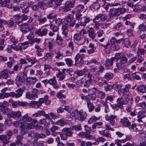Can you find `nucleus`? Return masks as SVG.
I'll list each match as a JSON object with an SVG mask.
<instances>
[{"mask_svg": "<svg viewBox=\"0 0 146 146\" xmlns=\"http://www.w3.org/2000/svg\"><path fill=\"white\" fill-rule=\"evenodd\" d=\"M85 55L84 54L80 53H78L75 58V64L76 65H79L80 66L83 65L84 62L83 59Z\"/></svg>", "mask_w": 146, "mask_h": 146, "instance_id": "obj_2", "label": "nucleus"}, {"mask_svg": "<svg viewBox=\"0 0 146 146\" xmlns=\"http://www.w3.org/2000/svg\"><path fill=\"white\" fill-rule=\"evenodd\" d=\"M117 116L111 115H106L105 116V119L107 121H109L110 123L112 126L115 125V119H116Z\"/></svg>", "mask_w": 146, "mask_h": 146, "instance_id": "obj_6", "label": "nucleus"}, {"mask_svg": "<svg viewBox=\"0 0 146 146\" xmlns=\"http://www.w3.org/2000/svg\"><path fill=\"white\" fill-rule=\"evenodd\" d=\"M23 33L26 34L30 31V27L27 23H25L21 29Z\"/></svg>", "mask_w": 146, "mask_h": 146, "instance_id": "obj_16", "label": "nucleus"}, {"mask_svg": "<svg viewBox=\"0 0 146 146\" xmlns=\"http://www.w3.org/2000/svg\"><path fill=\"white\" fill-rule=\"evenodd\" d=\"M48 29L46 28L42 27L40 29L35 32V33L40 36H45L47 34Z\"/></svg>", "mask_w": 146, "mask_h": 146, "instance_id": "obj_7", "label": "nucleus"}, {"mask_svg": "<svg viewBox=\"0 0 146 146\" xmlns=\"http://www.w3.org/2000/svg\"><path fill=\"white\" fill-rule=\"evenodd\" d=\"M108 17L107 15L106 14L100 13L98 14L96 17V19H98L100 18L101 21L102 22H105L108 20Z\"/></svg>", "mask_w": 146, "mask_h": 146, "instance_id": "obj_12", "label": "nucleus"}, {"mask_svg": "<svg viewBox=\"0 0 146 146\" xmlns=\"http://www.w3.org/2000/svg\"><path fill=\"white\" fill-rule=\"evenodd\" d=\"M137 90L142 93H146V87L142 85L138 86L137 88Z\"/></svg>", "mask_w": 146, "mask_h": 146, "instance_id": "obj_25", "label": "nucleus"}, {"mask_svg": "<svg viewBox=\"0 0 146 146\" xmlns=\"http://www.w3.org/2000/svg\"><path fill=\"white\" fill-rule=\"evenodd\" d=\"M74 40L76 41L77 44L79 45H81L84 43L85 41V38L83 35L79 33H76L74 36Z\"/></svg>", "mask_w": 146, "mask_h": 146, "instance_id": "obj_3", "label": "nucleus"}, {"mask_svg": "<svg viewBox=\"0 0 146 146\" xmlns=\"http://www.w3.org/2000/svg\"><path fill=\"white\" fill-rule=\"evenodd\" d=\"M105 90L106 91H110L112 89H113V85L108 84L107 86H105Z\"/></svg>", "mask_w": 146, "mask_h": 146, "instance_id": "obj_59", "label": "nucleus"}, {"mask_svg": "<svg viewBox=\"0 0 146 146\" xmlns=\"http://www.w3.org/2000/svg\"><path fill=\"white\" fill-rule=\"evenodd\" d=\"M72 130H74L76 131H78L82 130L81 124H79L77 125H74L71 127Z\"/></svg>", "mask_w": 146, "mask_h": 146, "instance_id": "obj_34", "label": "nucleus"}, {"mask_svg": "<svg viewBox=\"0 0 146 146\" xmlns=\"http://www.w3.org/2000/svg\"><path fill=\"white\" fill-rule=\"evenodd\" d=\"M120 122L122 125L125 127H128L131 125V123L129 121L127 117H123L121 119Z\"/></svg>", "mask_w": 146, "mask_h": 146, "instance_id": "obj_10", "label": "nucleus"}, {"mask_svg": "<svg viewBox=\"0 0 146 146\" xmlns=\"http://www.w3.org/2000/svg\"><path fill=\"white\" fill-rule=\"evenodd\" d=\"M76 19L78 21L80 25L81 26V23H82V22L84 21L85 16H83L80 13H77L76 14Z\"/></svg>", "mask_w": 146, "mask_h": 146, "instance_id": "obj_15", "label": "nucleus"}, {"mask_svg": "<svg viewBox=\"0 0 146 146\" xmlns=\"http://www.w3.org/2000/svg\"><path fill=\"white\" fill-rule=\"evenodd\" d=\"M16 138V142L17 145L19 146L22 145L23 144L21 141L23 139V136L21 135H18L17 136Z\"/></svg>", "mask_w": 146, "mask_h": 146, "instance_id": "obj_29", "label": "nucleus"}, {"mask_svg": "<svg viewBox=\"0 0 146 146\" xmlns=\"http://www.w3.org/2000/svg\"><path fill=\"white\" fill-rule=\"evenodd\" d=\"M56 82L57 81L56 80V77H54L53 78H51L49 80L48 83L52 86L55 83H56Z\"/></svg>", "mask_w": 146, "mask_h": 146, "instance_id": "obj_53", "label": "nucleus"}, {"mask_svg": "<svg viewBox=\"0 0 146 146\" xmlns=\"http://www.w3.org/2000/svg\"><path fill=\"white\" fill-rule=\"evenodd\" d=\"M38 5L39 8L42 10L44 9V7L46 6V4L43 2L39 1L38 3Z\"/></svg>", "mask_w": 146, "mask_h": 146, "instance_id": "obj_46", "label": "nucleus"}, {"mask_svg": "<svg viewBox=\"0 0 146 146\" xmlns=\"http://www.w3.org/2000/svg\"><path fill=\"white\" fill-rule=\"evenodd\" d=\"M106 129L105 128L102 127H99L100 128L99 130V133L104 137H106L107 138H110L111 137V135L110 133L109 130L113 131L114 129L110 127V125L108 124H106Z\"/></svg>", "mask_w": 146, "mask_h": 146, "instance_id": "obj_1", "label": "nucleus"}, {"mask_svg": "<svg viewBox=\"0 0 146 146\" xmlns=\"http://www.w3.org/2000/svg\"><path fill=\"white\" fill-rule=\"evenodd\" d=\"M98 119L96 116H92L89 119L88 121V122L89 124L92 123Z\"/></svg>", "mask_w": 146, "mask_h": 146, "instance_id": "obj_49", "label": "nucleus"}, {"mask_svg": "<svg viewBox=\"0 0 146 146\" xmlns=\"http://www.w3.org/2000/svg\"><path fill=\"white\" fill-rule=\"evenodd\" d=\"M117 104H115L116 107L119 108L120 109H122L123 108V99L121 98H119L117 100Z\"/></svg>", "mask_w": 146, "mask_h": 146, "instance_id": "obj_17", "label": "nucleus"}, {"mask_svg": "<svg viewBox=\"0 0 146 146\" xmlns=\"http://www.w3.org/2000/svg\"><path fill=\"white\" fill-rule=\"evenodd\" d=\"M127 62V59L124 55L122 56L120 58V62L116 64V66L118 70H121L123 66V65Z\"/></svg>", "mask_w": 146, "mask_h": 146, "instance_id": "obj_5", "label": "nucleus"}, {"mask_svg": "<svg viewBox=\"0 0 146 146\" xmlns=\"http://www.w3.org/2000/svg\"><path fill=\"white\" fill-rule=\"evenodd\" d=\"M133 78L137 80H139L141 79V78L139 76L136 74V73H134L131 74Z\"/></svg>", "mask_w": 146, "mask_h": 146, "instance_id": "obj_63", "label": "nucleus"}, {"mask_svg": "<svg viewBox=\"0 0 146 146\" xmlns=\"http://www.w3.org/2000/svg\"><path fill=\"white\" fill-rule=\"evenodd\" d=\"M84 76L87 80L85 82L84 86L85 87H88L92 82L93 80L92 78V75L89 72L85 74Z\"/></svg>", "mask_w": 146, "mask_h": 146, "instance_id": "obj_4", "label": "nucleus"}, {"mask_svg": "<svg viewBox=\"0 0 146 146\" xmlns=\"http://www.w3.org/2000/svg\"><path fill=\"white\" fill-rule=\"evenodd\" d=\"M65 72L63 71V72L59 71L58 73L56 75V76L57 78H59V80L60 81H61L64 79L65 78V76L64 75Z\"/></svg>", "mask_w": 146, "mask_h": 146, "instance_id": "obj_26", "label": "nucleus"}, {"mask_svg": "<svg viewBox=\"0 0 146 146\" xmlns=\"http://www.w3.org/2000/svg\"><path fill=\"white\" fill-rule=\"evenodd\" d=\"M29 44H30V42L27 41H26L23 43H21L22 51L23 49L25 50L28 47V45Z\"/></svg>", "mask_w": 146, "mask_h": 146, "instance_id": "obj_47", "label": "nucleus"}, {"mask_svg": "<svg viewBox=\"0 0 146 146\" xmlns=\"http://www.w3.org/2000/svg\"><path fill=\"white\" fill-rule=\"evenodd\" d=\"M96 17L93 20V21L94 24L95 28L96 29H98L99 28V27L100 26V24L98 21H96Z\"/></svg>", "mask_w": 146, "mask_h": 146, "instance_id": "obj_50", "label": "nucleus"}, {"mask_svg": "<svg viewBox=\"0 0 146 146\" xmlns=\"http://www.w3.org/2000/svg\"><path fill=\"white\" fill-rule=\"evenodd\" d=\"M62 34L66 37L68 35V30L67 27L65 25H63L62 27Z\"/></svg>", "mask_w": 146, "mask_h": 146, "instance_id": "obj_28", "label": "nucleus"}, {"mask_svg": "<svg viewBox=\"0 0 146 146\" xmlns=\"http://www.w3.org/2000/svg\"><path fill=\"white\" fill-rule=\"evenodd\" d=\"M9 71L7 69L3 70L1 72V77L5 79H7L9 77L8 74Z\"/></svg>", "mask_w": 146, "mask_h": 146, "instance_id": "obj_18", "label": "nucleus"}, {"mask_svg": "<svg viewBox=\"0 0 146 146\" xmlns=\"http://www.w3.org/2000/svg\"><path fill=\"white\" fill-rule=\"evenodd\" d=\"M87 32L89 37L93 40L94 39L96 36L94 29L92 28H90L87 31Z\"/></svg>", "mask_w": 146, "mask_h": 146, "instance_id": "obj_14", "label": "nucleus"}, {"mask_svg": "<svg viewBox=\"0 0 146 146\" xmlns=\"http://www.w3.org/2000/svg\"><path fill=\"white\" fill-rule=\"evenodd\" d=\"M20 7L24 13H27L29 12V9L28 6H25L23 5H21Z\"/></svg>", "mask_w": 146, "mask_h": 146, "instance_id": "obj_51", "label": "nucleus"}, {"mask_svg": "<svg viewBox=\"0 0 146 146\" xmlns=\"http://www.w3.org/2000/svg\"><path fill=\"white\" fill-rule=\"evenodd\" d=\"M49 26L53 32H57L58 31V26L54 25L52 23H50Z\"/></svg>", "mask_w": 146, "mask_h": 146, "instance_id": "obj_35", "label": "nucleus"}, {"mask_svg": "<svg viewBox=\"0 0 146 146\" xmlns=\"http://www.w3.org/2000/svg\"><path fill=\"white\" fill-rule=\"evenodd\" d=\"M86 100H87V106L89 109V112H91L94 110L95 107L93 104L91 103L89 99H86Z\"/></svg>", "mask_w": 146, "mask_h": 146, "instance_id": "obj_19", "label": "nucleus"}, {"mask_svg": "<svg viewBox=\"0 0 146 146\" xmlns=\"http://www.w3.org/2000/svg\"><path fill=\"white\" fill-rule=\"evenodd\" d=\"M23 91V90L21 88H19L16 91L17 93H15L14 97L17 98L21 97L22 95Z\"/></svg>", "mask_w": 146, "mask_h": 146, "instance_id": "obj_31", "label": "nucleus"}, {"mask_svg": "<svg viewBox=\"0 0 146 146\" xmlns=\"http://www.w3.org/2000/svg\"><path fill=\"white\" fill-rule=\"evenodd\" d=\"M25 80V78L23 77H20V76H18L16 78V80L19 81L21 82H24Z\"/></svg>", "mask_w": 146, "mask_h": 146, "instance_id": "obj_52", "label": "nucleus"}, {"mask_svg": "<svg viewBox=\"0 0 146 146\" xmlns=\"http://www.w3.org/2000/svg\"><path fill=\"white\" fill-rule=\"evenodd\" d=\"M0 107L1 108V109L3 113L5 114L8 112L9 110L8 108L5 107L3 105H1Z\"/></svg>", "mask_w": 146, "mask_h": 146, "instance_id": "obj_48", "label": "nucleus"}, {"mask_svg": "<svg viewBox=\"0 0 146 146\" xmlns=\"http://www.w3.org/2000/svg\"><path fill=\"white\" fill-rule=\"evenodd\" d=\"M111 48L114 50H117L120 48V46L118 44H113L111 45Z\"/></svg>", "mask_w": 146, "mask_h": 146, "instance_id": "obj_61", "label": "nucleus"}, {"mask_svg": "<svg viewBox=\"0 0 146 146\" xmlns=\"http://www.w3.org/2000/svg\"><path fill=\"white\" fill-rule=\"evenodd\" d=\"M56 16L54 15H53L52 14V13H50L49 15H47V17L48 19H52L53 21L54 20H55L56 19Z\"/></svg>", "mask_w": 146, "mask_h": 146, "instance_id": "obj_58", "label": "nucleus"}, {"mask_svg": "<svg viewBox=\"0 0 146 146\" xmlns=\"http://www.w3.org/2000/svg\"><path fill=\"white\" fill-rule=\"evenodd\" d=\"M62 131L66 132V133L65 134L66 136L69 137H72L73 133L72 131V129L71 128H64L62 130Z\"/></svg>", "mask_w": 146, "mask_h": 146, "instance_id": "obj_9", "label": "nucleus"}, {"mask_svg": "<svg viewBox=\"0 0 146 146\" xmlns=\"http://www.w3.org/2000/svg\"><path fill=\"white\" fill-rule=\"evenodd\" d=\"M29 56L27 55L25 58V59L29 62L31 63V64L30 65V66H32L37 62V60H36V57H34L33 59H32L31 58H29Z\"/></svg>", "mask_w": 146, "mask_h": 146, "instance_id": "obj_21", "label": "nucleus"}, {"mask_svg": "<svg viewBox=\"0 0 146 146\" xmlns=\"http://www.w3.org/2000/svg\"><path fill=\"white\" fill-rule=\"evenodd\" d=\"M9 139L6 135H0V139L3 141V145L4 146H5L6 144L9 143Z\"/></svg>", "mask_w": 146, "mask_h": 146, "instance_id": "obj_11", "label": "nucleus"}, {"mask_svg": "<svg viewBox=\"0 0 146 146\" xmlns=\"http://www.w3.org/2000/svg\"><path fill=\"white\" fill-rule=\"evenodd\" d=\"M97 33V34L98 37V38H100L104 34V32L102 30L100 29L98 30Z\"/></svg>", "mask_w": 146, "mask_h": 146, "instance_id": "obj_60", "label": "nucleus"}, {"mask_svg": "<svg viewBox=\"0 0 146 146\" xmlns=\"http://www.w3.org/2000/svg\"><path fill=\"white\" fill-rule=\"evenodd\" d=\"M46 136L43 133H41L40 134L36 133L35 135V138L36 140L39 139H43L46 137Z\"/></svg>", "mask_w": 146, "mask_h": 146, "instance_id": "obj_39", "label": "nucleus"}, {"mask_svg": "<svg viewBox=\"0 0 146 146\" xmlns=\"http://www.w3.org/2000/svg\"><path fill=\"white\" fill-rule=\"evenodd\" d=\"M90 18L85 16V18L84 19V21L81 23V26H84L87 23H89L91 20Z\"/></svg>", "mask_w": 146, "mask_h": 146, "instance_id": "obj_36", "label": "nucleus"}, {"mask_svg": "<svg viewBox=\"0 0 146 146\" xmlns=\"http://www.w3.org/2000/svg\"><path fill=\"white\" fill-rule=\"evenodd\" d=\"M66 19L68 22L71 21L74 19L73 15L72 14H69L66 17Z\"/></svg>", "mask_w": 146, "mask_h": 146, "instance_id": "obj_57", "label": "nucleus"}, {"mask_svg": "<svg viewBox=\"0 0 146 146\" xmlns=\"http://www.w3.org/2000/svg\"><path fill=\"white\" fill-rule=\"evenodd\" d=\"M27 82L29 84H34L37 80L36 78L35 77L27 78Z\"/></svg>", "mask_w": 146, "mask_h": 146, "instance_id": "obj_23", "label": "nucleus"}, {"mask_svg": "<svg viewBox=\"0 0 146 146\" xmlns=\"http://www.w3.org/2000/svg\"><path fill=\"white\" fill-rule=\"evenodd\" d=\"M7 116L9 118H16L21 116V113L19 111H12L7 114Z\"/></svg>", "mask_w": 146, "mask_h": 146, "instance_id": "obj_8", "label": "nucleus"}, {"mask_svg": "<svg viewBox=\"0 0 146 146\" xmlns=\"http://www.w3.org/2000/svg\"><path fill=\"white\" fill-rule=\"evenodd\" d=\"M137 52L140 53L141 55H143L146 53V50L143 48H138Z\"/></svg>", "mask_w": 146, "mask_h": 146, "instance_id": "obj_64", "label": "nucleus"}, {"mask_svg": "<svg viewBox=\"0 0 146 146\" xmlns=\"http://www.w3.org/2000/svg\"><path fill=\"white\" fill-rule=\"evenodd\" d=\"M97 94L99 98L101 99H104L106 96L105 93L102 91H97Z\"/></svg>", "mask_w": 146, "mask_h": 146, "instance_id": "obj_40", "label": "nucleus"}, {"mask_svg": "<svg viewBox=\"0 0 146 146\" xmlns=\"http://www.w3.org/2000/svg\"><path fill=\"white\" fill-rule=\"evenodd\" d=\"M54 54L55 55V57L56 59H59L60 57L63 56V54L61 53L60 51H58L57 52H54Z\"/></svg>", "mask_w": 146, "mask_h": 146, "instance_id": "obj_55", "label": "nucleus"}, {"mask_svg": "<svg viewBox=\"0 0 146 146\" xmlns=\"http://www.w3.org/2000/svg\"><path fill=\"white\" fill-rule=\"evenodd\" d=\"M97 68V66L94 64H93L90 66V71L92 72H94L96 70Z\"/></svg>", "mask_w": 146, "mask_h": 146, "instance_id": "obj_54", "label": "nucleus"}, {"mask_svg": "<svg viewBox=\"0 0 146 146\" xmlns=\"http://www.w3.org/2000/svg\"><path fill=\"white\" fill-rule=\"evenodd\" d=\"M65 61L68 67H71L73 65V61L71 58H66L65 59Z\"/></svg>", "mask_w": 146, "mask_h": 146, "instance_id": "obj_38", "label": "nucleus"}, {"mask_svg": "<svg viewBox=\"0 0 146 146\" xmlns=\"http://www.w3.org/2000/svg\"><path fill=\"white\" fill-rule=\"evenodd\" d=\"M115 60V57H112L110 59H108L105 63V65L107 66H109L113 64V61Z\"/></svg>", "mask_w": 146, "mask_h": 146, "instance_id": "obj_22", "label": "nucleus"}, {"mask_svg": "<svg viewBox=\"0 0 146 146\" xmlns=\"http://www.w3.org/2000/svg\"><path fill=\"white\" fill-rule=\"evenodd\" d=\"M88 70L86 68H84L82 70H76L75 74L78 75V76H80L84 74L86 72H88Z\"/></svg>", "mask_w": 146, "mask_h": 146, "instance_id": "obj_24", "label": "nucleus"}, {"mask_svg": "<svg viewBox=\"0 0 146 146\" xmlns=\"http://www.w3.org/2000/svg\"><path fill=\"white\" fill-rule=\"evenodd\" d=\"M64 40L62 37L59 34H58L56 39V42L58 45L62 46L64 45Z\"/></svg>", "mask_w": 146, "mask_h": 146, "instance_id": "obj_13", "label": "nucleus"}, {"mask_svg": "<svg viewBox=\"0 0 146 146\" xmlns=\"http://www.w3.org/2000/svg\"><path fill=\"white\" fill-rule=\"evenodd\" d=\"M80 113V111L79 112L77 110H75L73 111L71 113V115L72 117H76L77 118H79V114Z\"/></svg>", "mask_w": 146, "mask_h": 146, "instance_id": "obj_44", "label": "nucleus"}, {"mask_svg": "<svg viewBox=\"0 0 146 146\" xmlns=\"http://www.w3.org/2000/svg\"><path fill=\"white\" fill-rule=\"evenodd\" d=\"M75 9L79 13L83 12L84 10V6L81 5H79L76 7Z\"/></svg>", "mask_w": 146, "mask_h": 146, "instance_id": "obj_41", "label": "nucleus"}, {"mask_svg": "<svg viewBox=\"0 0 146 146\" xmlns=\"http://www.w3.org/2000/svg\"><path fill=\"white\" fill-rule=\"evenodd\" d=\"M146 113L144 111L139 112L137 115L138 118L139 119H143L146 116Z\"/></svg>", "mask_w": 146, "mask_h": 146, "instance_id": "obj_43", "label": "nucleus"}, {"mask_svg": "<svg viewBox=\"0 0 146 146\" xmlns=\"http://www.w3.org/2000/svg\"><path fill=\"white\" fill-rule=\"evenodd\" d=\"M22 119L25 121L29 122L31 121L33 119L30 116H29V115L28 113H26L25 115L22 117Z\"/></svg>", "mask_w": 146, "mask_h": 146, "instance_id": "obj_30", "label": "nucleus"}, {"mask_svg": "<svg viewBox=\"0 0 146 146\" xmlns=\"http://www.w3.org/2000/svg\"><path fill=\"white\" fill-rule=\"evenodd\" d=\"M80 120L81 121H83L85 120L87 114L86 112L84 111L83 110L80 111Z\"/></svg>", "mask_w": 146, "mask_h": 146, "instance_id": "obj_20", "label": "nucleus"}, {"mask_svg": "<svg viewBox=\"0 0 146 146\" xmlns=\"http://www.w3.org/2000/svg\"><path fill=\"white\" fill-rule=\"evenodd\" d=\"M19 126L22 129H25V125L26 123L23 119H21L18 120Z\"/></svg>", "mask_w": 146, "mask_h": 146, "instance_id": "obj_27", "label": "nucleus"}, {"mask_svg": "<svg viewBox=\"0 0 146 146\" xmlns=\"http://www.w3.org/2000/svg\"><path fill=\"white\" fill-rule=\"evenodd\" d=\"M15 93L12 92L10 93H5L4 94V98H7L10 96L13 98L14 97Z\"/></svg>", "mask_w": 146, "mask_h": 146, "instance_id": "obj_45", "label": "nucleus"}, {"mask_svg": "<svg viewBox=\"0 0 146 146\" xmlns=\"http://www.w3.org/2000/svg\"><path fill=\"white\" fill-rule=\"evenodd\" d=\"M111 14L112 15L115 17L118 16L120 15L118 9H113L111 11Z\"/></svg>", "mask_w": 146, "mask_h": 146, "instance_id": "obj_42", "label": "nucleus"}, {"mask_svg": "<svg viewBox=\"0 0 146 146\" xmlns=\"http://www.w3.org/2000/svg\"><path fill=\"white\" fill-rule=\"evenodd\" d=\"M55 123L57 125H60L61 126H64L67 124L66 122L64 119H62L56 121Z\"/></svg>", "mask_w": 146, "mask_h": 146, "instance_id": "obj_32", "label": "nucleus"}, {"mask_svg": "<svg viewBox=\"0 0 146 146\" xmlns=\"http://www.w3.org/2000/svg\"><path fill=\"white\" fill-rule=\"evenodd\" d=\"M137 106L138 107H141L143 109H145L146 107V104L144 102L138 104Z\"/></svg>", "mask_w": 146, "mask_h": 146, "instance_id": "obj_62", "label": "nucleus"}, {"mask_svg": "<svg viewBox=\"0 0 146 146\" xmlns=\"http://www.w3.org/2000/svg\"><path fill=\"white\" fill-rule=\"evenodd\" d=\"M113 76V74L111 73H107L104 76L105 78L108 80L112 79Z\"/></svg>", "mask_w": 146, "mask_h": 146, "instance_id": "obj_37", "label": "nucleus"}, {"mask_svg": "<svg viewBox=\"0 0 146 146\" xmlns=\"http://www.w3.org/2000/svg\"><path fill=\"white\" fill-rule=\"evenodd\" d=\"M12 0H4L1 4V6L3 7H6L7 4H8L11 2Z\"/></svg>", "mask_w": 146, "mask_h": 146, "instance_id": "obj_56", "label": "nucleus"}, {"mask_svg": "<svg viewBox=\"0 0 146 146\" xmlns=\"http://www.w3.org/2000/svg\"><path fill=\"white\" fill-rule=\"evenodd\" d=\"M75 3L74 0H70L67 1L65 4L66 5L69 7L70 8H72Z\"/></svg>", "mask_w": 146, "mask_h": 146, "instance_id": "obj_33", "label": "nucleus"}]
</instances>
